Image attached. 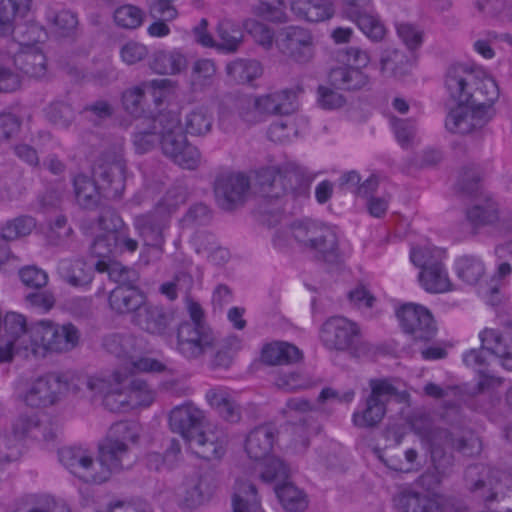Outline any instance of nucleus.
Wrapping results in <instances>:
<instances>
[{
    "mask_svg": "<svg viewBox=\"0 0 512 512\" xmlns=\"http://www.w3.org/2000/svg\"><path fill=\"white\" fill-rule=\"evenodd\" d=\"M428 439L433 469L418 478V483L427 491H434L451 472L454 458L445 452V447L456 449L466 456H473L481 450L479 438L471 431H464L459 436L447 429L434 428L429 432Z\"/></svg>",
    "mask_w": 512,
    "mask_h": 512,
    "instance_id": "obj_1",
    "label": "nucleus"
},
{
    "mask_svg": "<svg viewBox=\"0 0 512 512\" xmlns=\"http://www.w3.org/2000/svg\"><path fill=\"white\" fill-rule=\"evenodd\" d=\"M445 88L454 101L470 107L491 108L499 97V88L493 78L463 64L448 68Z\"/></svg>",
    "mask_w": 512,
    "mask_h": 512,
    "instance_id": "obj_2",
    "label": "nucleus"
},
{
    "mask_svg": "<svg viewBox=\"0 0 512 512\" xmlns=\"http://www.w3.org/2000/svg\"><path fill=\"white\" fill-rule=\"evenodd\" d=\"M482 347L471 349L463 356V361L468 367L476 369L480 374L478 390L486 389L499 383L498 379L485 374L488 366L487 355L493 354L501 360L502 366L512 370V333L501 334L494 329H485L480 333Z\"/></svg>",
    "mask_w": 512,
    "mask_h": 512,
    "instance_id": "obj_3",
    "label": "nucleus"
},
{
    "mask_svg": "<svg viewBox=\"0 0 512 512\" xmlns=\"http://www.w3.org/2000/svg\"><path fill=\"white\" fill-rule=\"evenodd\" d=\"M290 232L300 247L318 260L337 264L342 260L338 236L334 229L312 219L295 221Z\"/></svg>",
    "mask_w": 512,
    "mask_h": 512,
    "instance_id": "obj_4",
    "label": "nucleus"
},
{
    "mask_svg": "<svg viewBox=\"0 0 512 512\" xmlns=\"http://www.w3.org/2000/svg\"><path fill=\"white\" fill-rule=\"evenodd\" d=\"M320 340L330 351L344 352L350 357L360 358L371 351L356 322L345 317L327 319L320 328Z\"/></svg>",
    "mask_w": 512,
    "mask_h": 512,
    "instance_id": "obj_5",
    "label": "nucleus"
},
{
    "mask_svg": "<svg viewBox=\"0 0 512 512\" xmlns=\"http://www.w3.org/2000/svg\"><path fill=\"white\" fill-rule=\"evenodd\" d=\"M275 436L274 427L261 425L251 430L245 441V451L251 459L265 460L260 477L267 483L284 481L288 477V468L284 462L279 458L268 457L272 451Z\"/></svg>",
    "mask_w": 512,
    "mask_h": 512,
    "instance_id": "obj_6",
    "label": "nucleus"
},
{
    "mask_svg": "<svg viewBox=\"0 0 512 512\" xmlns=\"http://www.w3.org/2000/svg\"><path fill=\"white\" fill-rule=\"evenodd\" d=\"M370 394L365 398L363 408L352 415V423L358 428L371 429L383 420L387 405L391 401H403L405 394L398 391L387 379H371Z\"/></svg>",
    "mask_w": 512,
    "mask_h": 512,
    "instance_id": "obj_7",
    "label": "nucleus"
},
{
    "mask_svg": "<svg viewBox=\"0 0 512 512\" xmlns=\"http://www.w3.org/2000/svg\"><path fill=\"white\" fill-rule=\"evenodd\" d=\"M142 340L129 333H113L104 337L103 348L125 362L127 372H162L166 366L150 357H139Z\"/></svg>",
    "mask_w": 512,
    "mask_h": 512,
    "instance_id": "obj_8",
    "label": "nucleus"
},
{
    "mask_svg": "<svg viewBox=\"0 0 512 512\" xmlns=\"http://www.w3.org/2000/svg\"><path fill=\"white\" fill-rule=\"evenodd\" d=\"M80 340L79 330L71 323L55 324L49 320L34 323L31 329V341L50 352H68L74 349Z\"/></svg>",
    "mask_w": 512,
    "mask_h": 512,
    "instance_id": "obj_9",
    "label": "nucleus"
},
{
    "mask_svg": "<svg viewBox=\"0 0 512 512\" xmlns=\"http://www.w3.org/2000/svg\"><path fill=\"white\" fill-rule=\"evenodd\" d=\"M275 44L284 57L297 64H307L315 56L314 36L309 29L301 26L280 29Z\"/></svg>",
    "mask_w": 512,
    "mask_h": 512,
    "instance_id": "obj_10",
    "label": "nucleus"
},
{
    "mask_svg": "<svg viewBox=\"0 0 512 512\" xmlns=\"http://www.w3.org/2000/svg\"><path fill=\"white\" fill-rule=\"evenodd\" d=\"M124 140L116 138L113 143L106 148L94 170L106 188L111 189L113 196H118L124 189L125 180V161L123 159Z\"/></svg>",
    "mask_w": 512,
    "mask_h": 512,
    "instance_id": "obj_11",
    "label": "nucleus"
},
{
    "mask_svg": "<svg viewBox=\"0 0 512 512\" xmlns=\"http://www.w3.org/2000/svg\"><path fill=\"white\" fill-rule=\"evenodd\" d=\"M392 501L397 512H466L448 499L430 498L409 485L400 486Z\"/></svg>",
    "mask_w": 512,
    "mask_h": 512,
    "instance_id": "obj_12",
    "label": "nucleus"
},
{
    "mask_svg": "<svg viewBox=\"0 0 512 512\" xmlns=\"http://www.w3.org/2000/svg\"><path fill=\"white\" fill-rule=\"evenodd\" d=\"M397 317L405 333L415 341H430L436 335V325L431 312L422 305L407 303L397 311Z\"/></svg>",
    "mask_w": 512,
    "mask_h": 512,
    "instance_id": "obj_13",
    "label": "nucleus"
},
{
    "mask_svg": "<svg viewBox=\"0 0 512 512\" xmlns=\"http://www.w3.org/2000/svg\"><path fill=\"white\" fill-rule=\"evenodd\" d=\"M99 465L96 483L107 481L113 473L129 469L135 462L131 448L124 443H117L107 438L99 445Z\"/></svg>",
    "mask_w": 512,
    "mask_h": 512,
    "instance_id": "obj_14",
    "label": "nucleus"
},
{
    "mask_svg": "<svg viewBox=\"0 0 512 512\" xmlns=\"http://www.w3.org/2000/svg\"><path fill=\"white\" fill-rule=\"evenodd\" d=\"M215 337L207 325L182 323L177 332V350L188 359H196L214 347Z\"/></svg>",
    "mask_w": 512,
    "mask_h": 512,
    "instance_id": "obj_15",
    "label": "nucleus"
},
{
    "mask_svg": "<svg viewBox=\"0 0 512 512\" xmlns=\"http://www.w3.org/2000/svg\"><path fill=\"white\" fill-rule=\"evenodd\" d=\"M250 189V180L243 173L222 174L215 181V197L218 205L231 211L245 201Z\"/></svg>",
    "mask_w": 512,
    "mask_h": 512,
    "instance_id": "obj_16",
    "label": "nucleus"
},
{
    "mask_svg": "<svg viewBox=\"0 0 512 512\" xmlns=\"http://www.w3.org/2000/svg\"><path fill=\"white\" fill-rule=\"evenodd\" d=\"M228 442V435L224 429L207 425L187 443L196 456L211 461L219 460L225 455Z\"/></svg>",
    "mask_w": 512,
    "mask_h": 512,
    "instance_id": "obj_17",
    "label": "nucleus"
},
{
    "mask_svg": "<svg viewBox=\"0 0 512 512\" xmlns=\"http://www.w3.org/2000/svg\"><path fill=\"white\" fill-rule=\"evenodd\" d=\"M13 435V439L4 436L8 446L3 447V449L7 452L15 453L13 450L16 447L17 440L30 437L37 441L50 443L56 439L57 431L51 423L42 422L36 414L21 415L13 424Z\"/></svg>",
    "mask_w": 512,
    "mask_h": 512,
    "instance_id": "obj_18",
    "label": "nucleus"
},
{
    "mask_svg": "<svg viewBox=\"0 0 512 512\" xmlns=\"http://www.w3.org/2000/svg\"><path fill=\"white\" fill-rule=\"evenodd\" d=\"M491 108L470 107L458 104L451 109L445 120V127L451 133L468 134L475 129L483 127L491 116Z\"/></svg>",
    "mask_w": 512,
    "mask_h": 512,
    "instance_id": "obj_19",
    "label": "nucleus"
},
{
    "mask_svg": "<svg viewBox=\"0 0 512 512\" xmlns=\"http://www.w3.org/2000/svg\"><path fill=\"white\" fill-rule=\"evenodd\" d=\"M127 373L114 371L110 374H104L103 388L96 392V397L102 398L103 405L111 412H120L130 409L128 402V391L125 388L127 382Z\"/></svg>",
    "mask_w": 512,
    "mask_h": 512,
    "instance_id": "obj_20",
    "label": "nucleus"
},
{
    "mask_svg": "<svg viewBox=\"0 0 512 512\" xmlns=\"http://www.w3.org/2000/svg\"><path fill=\"white\" fill-rule=\"evenodd\" d=\"M168 222V216L157 208L149 213L135 216L133 226L144 245L161 250L165 242L164 230Z\"/></svg>",
    "mask_w": 512,
    "mask_h": 512,
    "instance_id": "obj_21",
    "label": "nucleus"
},
{
    "mask_svg": "<svg viewBox=\"0 0 512 512\" xmlns=\"http://www.w3.org/2000/svg\"><path fill=\"white\" fill-rule=\"evenodd\" d=\"M59 461L72 474L85 482L96 483L98 471H94L93 454L83 447H63L58 450Z\"/></svg>",
    "mask_w": 512,
    "mask_h": 512,
    "instance_id": "obj_22",
    "label": "nucleus"
},
{
    "mask_svg": "<svg viewBox=\"0 0 512 512\" xmlns=\"http://www.w3.org/2000/svg\"><path fill=\"white\" fill-rule=\"evenodd\" d=\"M173 319L171 312L162 306L148 302L146 299L139 311L132 316L131 322L151 335L162 336L170 327Z\"/></svg>",
    "mask_w": 512,
    "mask_h": 512,
    "instance_id": "obj_23",
    "label": "nucleus"
},
{
    "mask_svg": "<svg viewBox=\"0 0 512 512\" xmlns=\"http://www.w3.org/2000/svg\"><path fill=\"white\" fill-rule=\"evenodd\" d=\"M204 421V412L192 404L175 407L169 415L172 431L179 433L186 442L205 427Z\"/></svg>",
    "mask_w": 512,
    "mask_h": 512,
    "instance_id": "obj_24",
    "label": "nucleus"
},
{
    "mask_svg": "<svg viewBox=\"0 0 512 512\" xmlns=\"http://www.w3.org/2000/svg\"><path fill=\"white\" fill-rule=\"evenodd\" d=\"M246 107L258 108L261 117L263 115H289L296 108V92L291 89L258 96L255 99H247Z\"/></svg>",
    "mask_w": 512,
    "mask_h": 512,
    "instance_id": "obj_25",
    "label": "nucleus"
},
{
    "mask_svg": "<svg viewBox=\"0 0 512 512\" xmlns=\"http://www.w3.org/2000/svg\"><path fill=\"white\" fill-rule=\"evenodd\" d=\"M60 378L57 374L39 377L28 387L23 400L26 405L33 408H42L53 405L61 394Z\"/></svg>",
    "mask_w": 512,
    "mask_h": 512,
    "instance_id": "obj_26",
    "label": "nucleus"
},
{
    "mask_svg": "<svg viewBox=\"0 0 512 512\" xmlns=\"http://www.w3.org/2000/svg\"><path fill=\"white\" fill-rule=\"evenodd\" d=\"M161 137L159 145L162 152L171 158L179 153L180 149L187 143L185 131L182 128L181 120L174 112L162 113Z\"/></svg>",
    "mask_w": 512,
    "mask_h": 512,
    "instance_id": "obj_27",
    "label": "nucleus"
},
{
    "mask_svg": "<svg viewBox=\"0 0 512 512\" xmlns=\"http://www.w3.org/2000/svg\"><path fill=\"white\" fill-rule=\"evenodd\" d=\"M146 295L136 286L123 284L115 287L109 294V306L118 315H135L146 300Z\"/></svg>",
    "mask_w": 512,
    "mask_h": 512,
    "instance_id": "obj_28",
    "label": "nucleus"
},
{
    "mask_svg": "<svg viewBox=\"0 0 512 512\" xmlns=\"http://www.w3.org/2000/svg\"><path fill=\"white\" fill-rule=\"evenodd\" d=\"M161 126L162 113L156 117H146L136 121L132 142L137 153L144 154L159 145Z\"/></svg>",
    "mask_w": 512,
    "mask_h": 512,
    "instance_id": "obj_29",
    "label": "nucleus"
},
{
    "mask_svg": "<svg viewBox=\"0 0 512 512\" xmlns=\"http://www.w3.org/2000/svg\"><path fill=\"white\" fill-rule=\"evenodd\" d=\"M290 10L299 20L307 22H322L334 14L331 0H291Z\"/></svg>",
    "mask_w": 512,
    "mask_h": 512,
    "instance_id": "obj_30",
    "label": "nucleus"
},
{
    "mask_svg": "<svg viewBox=\"0 0 512 512\" xmlns=\"http://www.w3.org/2000/svg\"><path fill=\"white\" fill-rule=\"evenodd\" d=\"M282 183L285 194L293 198H308L312 178L306 169L296 163H287L282 166Z\"/></svg>",
    "mask_w": 512,
    "mask_h": 512,
    "instance_id": "obj_31",
    "label": "nucleus"
},
{
    "mask_svg": "<svg viewBox=\"0 0 512 512\" xmlns=\"http://www.w3.org/2000/svg\"><path fill=\"white\" fill-rule=\"evenodd\" d=\"M282 183L285 194L293 198H308L312 178L306 169L296 163H287L282 166Z\"/></svg>",
    "mask_w": 512,
    "mask_h": 512,
    "instance_id": "obj_32",
    "label": "nucleus"
},
{
    "mask_svg": "<svg viewBox=\"0 0 512 512\" xmlns=\"http://www.w3.org/2000/svg\"><path fill=\"white\" fill-rule=\"evenodd\" d=\"M466 218L474 230L499 225V204L494 199L486 197L467 209Z\"/></svg>",
    "mask_w": 512,
    "mask_h": 512,
    "instance_id": "obj_33",
    "label": "nucleus"
},
{
    "mask_svg": "<svg viewBox=\"0 0 512 512\" xmlns=\"http://www.w3.org/2000/svg\"><path fill=\"white\" fill-rule=\"evenodd\" d=\"M104 374L87 375L81 373H64L57 375L60 378L61 393L67 391L72 393H84L96 397V392L103 388Z\"/></svg>",
    "mask_w": 512,
    "mask_h": 512,
    "instance_id": "obj_34",
    "label": "nucleus"
},
{
    "mask_svg": "<svg viewBox=\"0 0 512 512\" xmlns=\"http://www.w3.org/2000/svg\"><path fill=\"white\" fill-rule=\"evenodd\" d=\"M302 351L288 342H272L263 346L261 360L267 365H288L299 362Z\"/></svg>",
    "mask_w": 512,
    "mask_h": 512,
    "instance_id": "obj_35",
    "label": "nucleus"
},
{
    "mask_svg": "<svg viewBox=\"0 0 512 512\" xmlns=\"http://www.w3.org/2000/svg\"><path fill=\"white\" fill-rule=\"evenodd\" d=\"M57 269L59 275L65 282L78 287L86 286L91 283L95 266L93 267L81 259H63L59 261Z\"/></svg>",
    "mask_w": 512,
    "mask_h": 512,
    "instance_id": "obj_36",
    "label": "nucleus"
},
{
    "mask_svg": "<svg viewBox=\"0 0 512 512\" xmlns=\"http://www.w3.org/2000/svg\"><path fill=\"white\" fill-rule=\"evenodd\" d=\"M330 82L337 89L360 90L369 84V77L359 68L353 66H341L331 70Z\"/></svg>",
    "mask_w": 512,
    "mask_h": 512,
    "instance_id": "obj_37",
    "label": "nucleus"
},
{
    "mask_svg": "<svg viewBox=\"0 0 512 512\" xmlns=\"http://www.w3.org/2000/svg\"><path fill=\"white\" fill-rule=\"evenodd\" d=\"M206 399L219 415L228 422L237 423L241 419V408L223 388H212Z\"/></svg>",
    "mask_w": 512,
    "mask_h": 512,
    "instance_id": "obj_38",
    "label": "nucleus"
},
{
    "mask_svg": "<svg viewBox=\"0 0 512 512\" xmlns=\"http://www.w3.org/2000/svg\"><path fill=\"white\" fill-rule=\"evenodd\" d=\"M421 286L430 293H445L452 289L447 270L442 261L433 262L419 273Z\"/></svg>",
    "mask_w": 512,
    "mask_h": 512,
    "instance_id": "obj_39",
    "label": "nucleus"
},
{
    "mask_svg": "<svg viewBox=\"0 0 512 512\" xmlns=\"http://www.w3.org/2000/svg\"><path fill=\"white\" fill-rule=\"evenodd\" d=\"M31 0H0V36L7 37L15 30L17 16L24 17Z\"/></svg>",
    "mask_w": 512,
    "mask_h": 512,
    "instance_id": "obj_40",
    "label": "nucleus"
},
{
    "mask_svg": "<svg viewBox=\"0 0 512 512\" xmlns=\"http://www.w3.org/2000/svg\"><path fill=\"white\" fill-rule=\"evenodd\" d=\"M256 185L259 186V193L270 199H278L285 194L284 183H282V167H266L256 173Z\"/></svg>",
    "mask_w": 512,
    "mask_h": 512,
    "instance_id": "obj_41",
    "label": "nucleus"
},
{
    "mask_svg": "<svg viewBox=\"0 0 512 512\" xmlns=\"http://www.w3.org/2000/svg\"><path fill=\"white\" fill-rule=\"evenodd\" d=\"M206 480L207 477L199 473H194L184 480L180 494L187 507L193 508L203 503L205 496L210 493Z\"/></svg>",
    "mask_w": 512,
    "mask_h": 512,
    "instance_id": "obj_42",
    "label": "nucleus"
},
{
    "mask_svg": "<svg viewBox=\"0 0 512 512\" xmlns=\"http://www.w3.org/2000/svg\"><path fill=\"white\" fill-rule=\"evenodd\" d=\"M234 489L233 512H262L256 488L252 483L237 480Z\"/></svg>",
    "mask_w": 512,
    "mask_h": 512,
    "instance_id": "obj_43",
    "label": "nucleus"
},
{
    "mask_svg": "<svg viewBox=\"0 0 512 512\" xmlns=\"http://www.w3.org/2000/svg\"><path fill=\"white\" fill-rule=\"evenodd\" d=\"M75 198L80 207L87 210L96 209L101 195L96 183L88 176L79 174L73 180Z\"/></svg>",
    "mask_w": 512,
    "mask_h": 512,
    "instance_id": "obj_44",
    "label": "nucleus"
},
{
    "mask_svg": "<svg viewBox=\"0 0 512 512\" xmlns=\"http://www.w3.org/2000/svg\"><path fill=\"white\" fill-rule=\"evenodd\" d=\"M457 277L467 285L474 286L485 276L486 268L481 258L463 255L455 261Z\"/></svg>",
    "mask_w": 512,
    "mask_h": 512,
    "instance_id": "obj_45",
    "label": "nucleus"
},
{
    "mask_svg": "<svg viewBox=\"0 0 512 512\" xmlns=\"http://www.w3.org/2000/svg\"><path fill=\"white\" fill-rule=\"evenodd\" d=\"M186 57L179 51H157L150 63L151 69L158 74H177L186 68Z\"/></svg>",
    "mask_w": 512,
    "mask_h": 512,
    "instance_id": "obj_46",
    "label": "nucleus"
},
{
    "mask_svg": "<svg viewBox=\"0 0 512 512\" xmlns=\"http://www.w3.org/2000/svg\"><path fill=\"white\" fill-rule=\"evenodd\" d=\"M15 65L26 75L41 78L46 74V56L37 50H28L17 54Z\"/></svg>",
    "mask_w": 512,
    "mask_h": 512,
    "instance_id": "obj_47",
    "label": "nucleus"
},
{
    "mask_svg": "<svg viewBox=\"0 0 512 512\" xmlns=\"http://www.w3.org/2000/svg\"><path fill=\"white\" fill-rule=\"evenodd\" d=\"M213 115L204 107L188 112L184 117L185 133L191 136H205L211 132Z\"/></svg>",
    "mask_w": 512,
    "mask_h": 512,
    "instance_id": "obj_48",
    "label": "nucleus"
},
{
    "mask_svg": "<svg viewBox=\"0 0 512 512\" xmlns=\"http://www.w3.org/2000/svg\"><path fill=\"white\" fill-rule=\"evenodd\" d=\"M227 75L238 84L250 83L262 74L261 64L256 60L238 59L226 67Z\"/></svg>",
    "mask_w": 512,
    "mask_h": 512,
    "instance_id": "obj_49",
    "label": "nucleus"
},
{
    "mask_svg": "<svg viewBox=\"0 0 512 512\" xmlns=\"http://www.w3.org/2000/svg\"><path fill=\"white\" fill-rule=\"evenodd\" d=\"M275 493L283 507L291 512H300L307 507V500L301 490L290 482L276 485Z\"/></svg>",
    "mask_w": 512,
    "mask_h": 512,
    "instance_id": "obj_50",
    "label": "nucleus"
},
{
    "mask_svg": "<svg viewBox=\"0 0 512 512\" xmlns=\"http://www.w3.org/2000/svg\"><path fill=\"white\" fill-rule=\"evenodd\" d=\"M408 63L406 54L396 48H387L381 55L380 71L385 76H398L404 73Z\"/></svg>",
    "mask_w": 512,
    "mask_h": 512,
    "instance_id": "obj_51",
    "label": "nucleus"
},
{
    "mask_svg": "<svg viewBox=\"0 0 512 512\" xmlns=\"http://www.w3.org/2000/svg\"><path fill=\"white\" fill-rule=\"evenodd\" d=\"M355 22L359 29L372 41H380L385 35V27L378 17L366 10L358 12L357 15L349 17Z\"/></svg>",
    "mask_w": 512,
    "mask_h": 512,
    "instance_id": "obj_52",
    "label": "nucleus"
},
{
    "mask_svg": "<svg viewBox=\"0 0 512 512\" xmlns=\"http://www.w3.org/2000/svg\"><path fill=\"white\" fill-rule=\"evenodd\" d=\"M218 36L221 40L219 48L228 52H235L241 41L242 31L237 24L231 20L224 19L219 22L217 27Z\"/></svg>",
    "mask_w": 512,
    "mask_h": 512,
    "instance_id": "obj_53",
    "label": "nucleus"
},
{
    "mask_svg": "<svg viewBox=\"0 0 512 512\" xmlns=\"http://www.w3.org/2000/svg\"><path fill=\"white\" fill-rule=\"evenodd\" d=\"M36 227V222L31 216H20L8 221L1 230V239L13 241L29 235Z\"/></svg>",
    "mask_w": 512,
    "mask_h": 512,
    "instance_id": "obj_54",
    "label": "nucleus"
},
{
    "mask_svg": "<svg viewBox=\"0 0 512 512\" xmlns=\"http://www.w3.org/2000/svg\"><path fill=\"white\" fill-rule=\"evenodd\" d=\"M107 439L117 443H124L127 447L137 443L139 439V426L133 421H120L114 423L107 434Z\"/></svg>",
    "mask_w": 512,
    "mask_h": 512,
    "instance_id": "obj_55",
    "label": "nucleus"
},
{
    "mask_svg": "<svg viewBox=\"0 0 512 512\" xmlns=\"http://www.w3.org/2000/svg\"><path fill=\"white\" fill-rule=\"evenodd\" d=\"M34 326L32 324L28 327L26 319L23 315L9 312L5 315L3 320L2 335L6 339H11V346L14 348V342L23 334H29L31 336V329Z\"/></svg>",
    "mask_w": 512,
    "mask_h": 512,
    "instance_id": "obj_56",
    "label": "nucleus"
},
{
    "mask_svg": "<svg viewBox=\"0 0 512 512\" xmlns=\"http://www.w3.org/2000/svg\"><path fill=\"white\" fill-rule=\"evenodd\" d=\"M490 469L482 464H474L467 467L465 471V482L472 492L485 490L491 491L492 483L489 479Z\"/></svg>",
    "mask_w": 512,
    "mask_h": 512,
    "instance_id": "obj_57",
    "label": "nucleus"
},
{
    "mask_svg": "<svg viewBox=\"0 0 512 512\" xmlns=\"http://www.w3.org/2000/svg\"><path fill=\"white\" fill-rule=\"evenodd\" d=\"M143 19V11L131 4L120 6L114 11L116 25L124 29H137L142 25Z\"/></svg>",
    "mask_w": 512,
    "mask_h": 512,
    "instance_id": "obj_58",
    "label": "nucleus"
},
{
    "mask_svg": "<svg viewBox=\"0 0 512 512\" xmlns=\"http://www.w3.org/2000/svg\"><path fill=\"white\" fill-rule=\"evenodd\" d=\"M128 391L130 409L138 406H149L154 400V392L146 381L137 378L131 381Z\"/></svg>",
    "mask_w": 512,
    "mask_h": 512,
    "instance_id": "obj_59",
    "label": "nucleus"
},
{
    "mask_svg": "<svg viewBox=\"0 0 512 512\" xmlns=\"http://www.w3.org/2000/svg\"><path fill=\"white\" fill-rule=\"evenodd\" d=\"M244 28L254 41L265 50H270L276 41L274 30L262 22L248 19L244 22Z\"/></svg>",
    "mask_w": 512,
    "mask_h": 512,
    "instance_id": "obj_60",
    "label": "nucleus"
},
{
    "mask_svg": "<svg viewBox=\"0 0 512 512\" xmlns=\"http://www.w3.org/2000/svg\"><path fill=\"white\" fill-rule=\"evenodd\" d=\"M46 116L53 124L66 128L74 121L75 111L67 102L54 101L47 107Z\"/></svg>",
    "mask_w": 512,
    "mask_h": 512,
    "instance_id": "obj_61",
    "label": "nucleus"
},
{
    "mask_svg": "<svg viewBox=\"0 0 512 512\" xmlns=\"http://www.w3.org/2000/svg\"><path fill=\"white\" fill-rule=\"evenodd\" d=\"M197 252H207L208 258L216 263H224L229 258V252L221 247H216L215 238L211 234H200L196 237Z\"/></svg>",
    "mask_w": 512,
    "mask_h": 512,
    "instance_id": "obj_62",
    "label": "nucleus"
},
{
    "mask_svg": "<svg viewBox=\"0 0 512 512\" xmlns=\"http://www.w3.org/2000/svg\"><path fill=\"white\" fill-rule=\"evenodd\" d=\"M118 235L111 233H99L90 245L92 256L105 260L110 258L117 249Z\"/></svg>",
    "mask_w": 512,
    "mask_h": 512,
    "instance_id": "obj_63",
    "label": "nucleus"
},
{
    "mask_svg": "<svg viewBox=\"0 0 512 512\" xmlns=\"http://www.w3.org/2000/svg\"><path fill=\"white\" fill-rule=\"evenodd\" d=\"M444 252L437 247H414L410 252L411 262L421 268L426 269L433 262L442 261Z\"/></svg>",
    "mask_w": 512,
    "mask_h": 512,
    "instance_id": "obj_64",
    "label": "nucleus"
}]
</instances>
